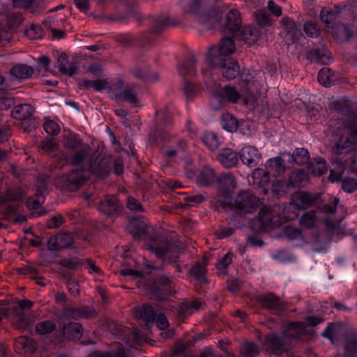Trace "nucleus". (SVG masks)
I'll list each match as a JSON object with an SVG mask.
<instances>
[{"mask_svg": "<svg viewBox=\"0 0 357 357\" xmlns=\"http://www.w3.org/2000/svg\"><path fill=\"white\" fill-rule=\"evenodd\" d=\"M91 148L88 144L75 151L70 158L72 165L86 171V166L91 160Z\"/></svg>", "mask_w": 357, "mask_h": 357, "instance_id": "6ab92c4d", "label": "nucleus"}, {"mask_svg": "<svg viewBox=\"0 0 357 357\" xmlns=\"http://www.w3.org/2000/svg\"><path fill=\"white\" fill-rule=\"evenodd\" d=\"M76 61L68 63V58L66 54L62 53L57 58V67L59 70L65 75L73 76L77 70Z\"/></svg>", "mask_w": 357, "mask_h": 357, "instance_id": "bb28decb", "label": "nucleus"}, {"mask_svg": "<svg viewBox=\"0 0 357 357\" xmlns=\"http://www.w3.org/2000/svg\"><path fill=\"white\" fill-rule=\"evenodd\" d=\"M234 257V253L228 252L216 264V268L221 272V274L224 275L227 274V268L232 263Z\"/></svg>", "mask_w": 357, "mask_h": 357, "instance_id": "6e6d98bb", "label": "nucleus"}, {"mask_svg": "<svg viewBox=\"0 0 357 357\" xmlns=\"http://www.w3.org/2000/svg\"><path fill=\"white\" fill-rule=\"evenodd\" d=\"M287 330L281 335L271 333L264 340L266 351L277 356L287 351L291 339L299 338L303 334L305 326L301 321H292L286 324Z\"/></svg>", "mask_w": 357, "mask_h": 357, "instance_id": "f03ea898", "label": "nucleus"}, {"mask_svg": "<svg viewBox=\"0 0 357 357\" xmlns=\"http://www.w3.org/2000/svg\"><path fill=\"white\" fill-rule=\"evenodd\" d=\"M312 173L317 176H320L327 171V166L325 160L321 158H317L314 162L311 163Z\"/></svg>", "mask_w": 357, "mask_h": 357, "instance_id": "bf43d9fd", "label": "nucleus"}, {"mask_svg": "<svg viewBox=\"0 0 357 357\" xmlns=\"http://www.w3.org/2000/svg\"><path fill=\"white\" fill-rule=\"evenodd\" d=\"M56 327V323L52 320H45L37 323L35 326V332L39 335H45L51 333Z\"/></svg>", "mask_w": 357, "mask_h": 357, "instance_id": "c03bdc74", "label": "nucleus"}, {"mask_svg": "<svg viewBox=\"0 0 357 357\" xmlns=\"http://www.w3.org/2000/svg\"><path fill=\"white\" fill-rule=\"evenodd\" d=\"M180 6L185 15L190 16L206 29L213 28L218 22L215 11L207 10L204 0H182Z\"/></svg>", "mask_w": 357, "mask_h": 357, "instance_id": "7ed1b4c3", "label": "nucleus"}, {"mask_svg": "<svg viewBox=\"0 0 357 357\" xmlns=\"http://www.w3.org/2000/svg\"><path fill=\"white\" fill-rule=\"evenodd\" d=\"M43 129L50 135L54 136L59 133L60 127L59 124L50 119H46L43 123Z\"/></svg>", "mask_w": 357, "mask_h": 357, "instance_id": "69168bd1", "label": "nucleus"}, {"mask_svg": "<svg viewBox=\"0 0 357 357\" xmlns=\"http://www.w3.org/2000/svg\"><path fill=\"white\" fill-rule=\"evenodd\" d=\"M197 60L195 55L191 54L183 62V64L178 66L179 73L182 76H192L195 75Z\"/></svg>", "mask_w": 357, "mask_h": 357, "instance_id": "ea45409f", "label": "nucleus"}, {"mask_svg": "<svg viewBox=\"0 0 357 357\" xmlns=\"http://www.w3.org/2000/svg\"><path fill=\"white\" fill-rule=\"evenodd\" d=\"M317 221L316 212L314 210L305 212L300 218V225L305 229H312Z\"/></svg>", "mask_w": 357, "mask_h": 357, "instance_id": "de8ad7c7", "label": "nucleus"}, {"mask_svg": "<svg viewBox=\"0 0 357 357\" xmlns=\"http://www.w3.org/2000/svg\"><path fill=\"white\" fill-rule=\"evenodd\" d=\"M215 183L219 188L216 201L223 208L229 206L232 202L231 193L237 186L235 176L230 173H225L217 176Z\"/></svg>", "mask_w": 357, "mask_h": 357, "instance_id": "20e7f679", "label": "nucleus"}, {"mask_svg": "<svg viewBox=\"0 0 357 357\" xmlns=\"http://www.w3.org/2000/svg\"><path fill=\"white\" fill-rule=\"evenodd\" d=\"M321 199L319 193L309 192H296L291 196V203L295 208L300 210H306L317 204Z\"/></svg>", "mask_w": 357, "mask_h": 357, "instance_id": "9b49d317", "label": "nucleus"}, {"mask_svg": "<svg viewBox=\"0 0 357 357\" xmlns=\"http://www.w3.org/2000/svg\"><path fill=\"white\" fill-rule=\"evenodd\" d=\"M281 23L286 33L293 39L297 31L294 21L289 17H284L281 20Z\"/></svg>", "mask_w": 357, "mask_h": 357, "instance_id": "680f3d73", "label": "nucleus"}, {"mask_svg": "<svg viewBox=\"0 0 357 357\" xmlns=\"http://www.w3.org/2000/svg\"><path fill=\"white\" fill-rule=\"evenodd\" d=\"M132 74L137 78L149 82H153L159 79V75L157 73L150 72L147 69L136 68L132 70Z\"/></svg>", "mask_w": 357, "mask_h": 357, "instance_id": "37998d69", "label": "nucleus"}, {"mask_svg": "<svg viewBox=\"0 0 357 357\" xmlns=\"http://www.w3.org/2000/svg\"><path fill=\"white\" fill-rule=\"evenodd\" d=\"M22 199V194L20 190H8L3 195H0V203L8 202H20Z\"/></svg>", "mask_w": 357, "mask_h": 357, "instance_id": "4d7b16f0", "label": "nucleus"}, {"mask_svg": "<svg viewBox=\"0 0 357 357\" xmlns=\"http://www.w3.org/2000/svg\"><path fill=\"white\" fill-rule=\"evenodd\" d=\"M259 199L248 191H240L230 206L241 214L252 213L259 206Z\"/></svg>", "mask_w": 357, "mask_h": 357, "instance_id": "0eeeda50", "label": "nucleus"}, {"mask_svg": "<svg viewBox=\"0 0 357 357\" xmlns=\"http://www.w3.org/2000/svg\"><path fill=\"white\" fill-rule=\"evenodd\" d=\"M112 162L109 158L98 156L86 166V170L91 172L97 176L105 178L111 170Z\"/></svg>", "mask_w": 357, "mask_h": 357, "instance_id": "4468645a", "label": "nucleus"}, {"mask_svg": "<svg viewBox=\"0 0 357 357\" xmlns=\"http://www.w3.org/2000/svg\"><path fill=\"white\" fill-rule=\"evenodd\" d=\"M272 217V213L268 208H261L257 218L250 222V228L260 231L269 229L273 226Z\"/></svg>", "mask_w": 357, "mask_h": 357, "instance_id": "dca6fc26", "label": "nucleus"}, {"mask_svg": "<svg viewBox=\"0 0 357 357\" xmlns=\"http://www.w3.org/2000/svg\"><path fill=\"white\" fill-rule=\"evenodd\" d=\"M252 182L253 184L263 188V192L266 195L268 190L266 186L269 184L270 174L268 172L262 168H256L252 172Z\"/></svg>", "mask_w": 357, "mask_h": 357, "instance_id": "c85d7f7f", "label": "nucleus"}, {"mask_svg": "<svg viewBox=\"0 0 357 357\" xmlns=\"http://www.w3.org/2000/svg\"><path fill=\"white\" fill-rule=\"evenodd\" d=\"M344 357H357V331L349 332L344 344Z\"/></svg>", "mask_w": 357, "mask_h": 357, "instance_id": "c756f323", "label": "nucleus"}, {"mask_svg": "<svg viewBox=\"0 0 357 357\" xmlns=\"http://www.w3.org/2000/svg\"><path fill=\"white\" fill-rule=\"evenodd\" d=\"M350 6L349 2H344L340 5H335L333 9L326 11L322 10L320 13V19L327 27L333 28L335 25L334 22L340 17L342 10L347 9Z\"/></svg>", "mask_w": 357, "mask_h": 357, "instance_id": "a211bd4d", "label": "nucleus"}, {"mask_svg": "<svg viewBox=\"0 0 357 357\" xmlns=\"http://www.w3.org/2000/svg\"><path fill=\"white\" fill-rule=\"evenodd\" d=\"M240 351L245 357H255L259 354V348L257 344L247 342L241 346Z\"/></svg>", "mask_w": 357, "mask_h": 357, "instance_id": "5fc2aeb1", "label": "nucleus"}, {"mask_svg": "<svg viewBox=\"0 0 357 357\" xmlns=\"http://www.w3.org/2000/svg\"><path fill=\"white\" fill-rule=\"evenodd\" d=\"M220 162L226 168H231L236 165L238 161L236 151L231 149L221 150L218 155Z\"/></svg>", "mask_w": 357, "mask_h": 357, "instance_id": "2f4dec72", "label": "nucleus"}, {"mask_svg": "<svg viewBox=\"0 0 357 357\" xmlns=\"http://www.w3.org/2000/svg\"><path fill=\"white\" fill-rule=\"evenodd\" d=\"M317 79L320 84L326 87H329L333 84L335 80L333 73L331 69L324 68L319 71Z\"/></svg>", "mask_w": 357, "mask_h": 357, "instance_id": "49530a36", "label": "nucleus"}, {"mask_svg": "<svg viewBox=\"0 0 357 357\" xmlns=\"http://www.w3.org/2000/svg\"><path fill=\"white\" fill-rule=\"evenodd\" d=\"M257 301L263 308L273 314L281 315L286 310L285 303L273 292H267L257 297Z\"/></svg>", "mask_w": 357, "mask_h": 357, "instance_id": "1a4fd4ad", "label": "nucleus"}, {"mask_svg": "<svg viewBox=\"0 0 357 357\" xmlns=\"http://www.w3.org/2000/svg\"><path fill=\"white\" fill-rule=\"evenodd\" d=\"M127 229L135 239L146 241L151 239L153 241L156 236L153 229L148 226L144 222L137 219L135 217L130 218Z\"/></svg>", "mask_w": 357, "mask_h": 357, "instance_id": "9d476101", "label": "nucleus"}, {"mask_svg": "<svg viewBox=\"0 0 357 357\" xmlns=\"http://www.w3.org/2000/svg\"><path fill=\"white\" fill-rule=\"evenodd\" d=\"M10 74L18 80L27 79L31 77L34 73L32 66L25 63H16L9 70Z\"/></svg>", "mask_w": 357, "mask_h": 357, "instance_id": "a878e982", "label": "nucleus"}, {"mask_svg": "<svg viewBox=\"0 0 357 357\" xmlns=\"http://www.w3.org/2000/svg\"><path fill=\"white\" fill-rule=\"evenodd\" d=\"M288 181L291 188H300L308 182V176L305 170L296 169L291 173Z\"/></svg>", "mask_w": 357, "mask_h": 357, "instance_id": "473e14b6", "label": "nucleus"}, {"mask_svg": "<svg viewBox=\"0 0 357 357\" xmlns=\"http://www.w3.org/2000/svg\"><path fill=\"white\" fill-rule=\"evenodd\" d=\"M169 127L155 126L154 131V136L156 139H160L162 141H168L171 139L172 135L169 130Z\"/></svg>", "mask_w": 357, "mask_h": 357, "instance_id": "338daca9", "label": "nucleus"}, {"mask_svg": "<svg viewBox=\"0 0 357 357\" xmlns=\"http://www.w3.org/2000/svg\"><path fill=\"white\" fill-rule=\"evenodd\" d=\"M217 179L215 170L209 166H205L199 169L196 178L197 184L200 186L212 185Z\"/></svg>", "mask_w": 357, "mask_h": 357, "instance_id": "4be33fe9", "label": "nucleus"}, {"mask_svg": "<svg viewBox=\"0 0 357 357\" xmlns=\"http://www.w3.org/2000/svg\"><path fill=\"white\" fill-rule=\"evenodd\" d=\"M125 86L123 82L121 81H118L112 84L109 89L110 94L112 98L121 100Z\"/></svg>", "mask_w": 357, "mask_h": 357, "instance_id": "0e129e2a", "label": "nucleus"}, {"mask_svg": "<svg viewBox=\"0 0 357 357\" xmlns=\"http://www.w3.org/2000/svg\"><path fill=\"white\" fill-rule=\"evenodd\" d=\"M346 168V162L337 158L333 163V169L330 170L328 179L334 183L342 181V188L346 192L352 193L357 190V179L346 178L342 180V177Z\"/></svg>", "mask_w": 357, "mask_h": 357, "instance_id": "423d86ee", "label": "nucleus"}, {"mask_svg": "<svg viewBox=\"0 0 357 357\" xmlns=\"http://www.w3.org/2000/svg\"><path fill=\"white\" fill-rule=\"evenodd\" d=\"M291 188L289 185L288 180L278 179L272 183V191L278 197H281L287 194L288 190Z\"/></svg>", "mask_w": 357, "mask_h": 357, "instance_id": "3c124183", "label": "nucleus"}, {"mask_svg": "<svg viewBox=\"0 0 357 357\" xmlns=\"http://www.w3.org/2000/svg\"><path fill=\"white\" fill-rule=\"evenodd\" d=\"M265 167L268 174H273L274 176H280L285 170L283 160L280 157L273 158L267 160Z\"/></svg>", "mask_w": 357, "mask_h": 357, "instance_id": "c9c22d12", "label": "nucleus"}, {"mask_svg": "<svg viewBox=\"0 0 357 357\" xmlns=\"http://www.w3.org/2000/svg\"><path fill=\"white\" fill-rule=\"evenodd\" d=\"M178 23V21L174 18L167 16H160L153 20V24L151 26V30L153 33H158L163 29L174 26Z\"/></svg>", "mask_w": 357, "mask_h": 357, "instance_id": "4c0bfd02", "label": "nucleus"}, {"mask_svg": "<svg viewBox=\"0 0 357 357\" xmlns=\"http://www.w3.org/2000/svg\"><path fill=\"white\" fill-rule=\"evenodd\" d=\"M84 171L81 169H72L68 174L63 175L59 178L61 185L59 187L70 191L76 190L86 180L84 176Z\"/></svg>", "mask_w": 357, "mask_h": 357, "instance_id": "f8f14e48", "label": "nucleus"}, {"mask_svg": "<svg viewBox=\"0 0 357 357\" xmlns=\"http://www.w3.org/2000/svg\"><path fill=\"white\" fill-rule=\"evenodd\" d=\"M63 336L69 340H79L83 335L82 325L77 322H70L62 327Z\"/></svg>", "mask_w": 357, "mask_h": 357, "instance_id": "7c9ffc66", "label": "nucleus"}, {"mask_svg": "<svg viewBox=\"0 0 357 357\" xmlns=\"http://www.w3.org/2000/svg\"><path fill=\"white\" fill-rule=\"evenodd\" d=\"M257 24L261 28L271 26L272 21L269 14L265 10H257L255 13Z\"/></svg>", "mask_w": 357, "mask_h": 357, "instance_id": "052dcab7", "label": "nucleus"}, {"mask_svg": "<svg viewBox=\"0 0 357 357\" xmlns=\"http://www.w3.org/2000/svg\"><path fill=\"white\" fill-rule=\"evenodd\" d=\"M240 158L243 164L250 167H255L259 163L261 155L257 149L248 145L241 149Z\"/></svg>", "mask_w": 357, "mask_h": 357, "instance_id": "412c9836", "label": "nucleus"}, {"mask_svg": "<svg viewBox=\"0 0 357 357\" xmlns=\"http://www.w3.org/2000/svg\"><path fill=\"white\" fill-rule=\"evenodd\" d=\"M173 292L172 282L165 276L158 279L149 289V293L158 300H164L170 296Z\"/></svg>", "mask_w": 357, "mask_h": 357, "instance_id": "ddd939ff", "label": "nucleus"}, {"mask_svg": "<svg viewBox=\"0 0 357 357\" xmlns=\"http://www.w3.org/2000/svg\"><path fill=\"white\" fill-rule=\"evenodd\" d=\"M260 34V31L258 28L254 26H245L241 32V39L248 45H251L255 44Z\"/></svg>", "mask_w": 357, "mask_h": 357, "instance_id": "58836bf2", "label": "nucleus"}, {"mask_svg": "<svg viewBox=\"0 0 357 357\" xmlns=\"http://www.w3.org/2000/svg\"><path fill=\"white\" fill-rule=\"evenodd\" d=\"M37 342L31 337L20 336L16 340L15 347L25 354H31L37 349Z\"/></svg>", "mask_w": 357, "mask_h": 357, "instance_id": "72a5a7b5", "label": "nucleus"}, {"mask_svg": "<svg viewBox=\"0 0 357 357\" xmlns=\"http://www.w3.org/2000/svg\"><path fill=\"white\" fill-rule=\"evenodd\" d=\"M155 126L170 127L172 124V116L167 108H164L155 113Z\"/></svg>", "mask_w": 357, "mask_h": 357, "instance_id": "09e8293b", "label": "nucleus"}, {"mask_svg": "<svg viewBox=\"0 0 357 357\" xmlns=\"http://www.w3.org/2000/svg\"><path fill=\"white\" fill-rule=\"evenodd\" d=\"M205 272V265L201 262L196 263L193 266H192L190 271V275L193 276L200 284L206 282V280L204 277Z\"/></svg>", "mask_w": 357, "mask_h": 357, "instance_id": "864d4df0", "label": "nucleus"}, {"mask_svg": "<svg viewBox=\"0 0 357 357\" xmlns=\"http://www.w3.org/2000/svg\"><path fill=\"white\" fill-rule=\"evenodd\" d=\"M74 243V237L70 233H62L49 238L47 247L50 250L56 251L69 248Z\"/></svg>", "mask_w": 357, "mask_h": 357, "instance_id": "f3484780", "label": "nucleus"}, {"mask_svg": "<svg viewBox=\"0 0 357 357\" xmlns=\"http://www.w3.org/2000/svg\"><path fill=\"white\" fill-rule=\"evenodd\" d=\"M292 158L296 164L304 165L310 160V153L305 148H297L292 153Z\"/></svg>", "mask_w": 357, "mask_h": 357, "instance_id": "8fccbe9b", "label": "nucleus"}, {"mask_svg": "<svg viewBox=\"0 0 357 357\" xmlns=\"http://www.w3.org/2000/svg\"><path fill=\"white\" fill-rule=\"evenodd\" d=\"M333 36L341 42L348 41L353 36V31L347 24L337 23L332 28Z\"/></svg>", "mask_w": 357, "mask_h": 357, "instance_id": "e433bc0d", "label": "nucleus"}, {"mask_svg": "<svg viewBox=\"0 0 357 357\" xmlns=\"http://www.w3.org/2000/svg\"><path fill=\"white\" fill-rule=\"evenodd\" d=\"M156 315L155 309L149 305H144L135 314L137 318L144 319V324L148 328L154 322Z\"/></svg>", "mask_w": 357, "mask_h": 357, "instance_id": "f704fd0d", "label": "nucleus"}, {"mask_svg": "<svg viewBox=\"0 0 357 357\" xmlns=\"http://www.w3.org/2000/svg\"><path fill=\"white\" fill-rule=\"evenodd\" d=\"M221 63L213 66H220L222 76L228 79L231 80L239 75L240 68L238 63L231 58H225Z\"/></svg>", "mask_w": 357, "mask_h": 357, "instance_id": "aec40b11", "label": "nucleus"}, {"mask_svg": "<svg viewBox=\"0 0 357 357\" xmlns=\"http://www.w3.org/2000/svg\"><path fill=\"white\" fill-rule=\"evenodd\" d=\"M33 112V108L30 104H20L16 105L11 111V116L22 121V126L30 121V117Z\"/></svg>", "mask_w": 357, "mask_h": 357, "instance_id": "b1692460", "label": "nucleus"}, {"mask_svg": "<svg viewBox=\"0 0 357 357\" xmlns=\"http://www.w3.org/2000/svg\"><path fill=\"white\" fill-rule=\"evenodd\" d=\"M241 27V18L240 12L236 9H231L225 16V22L222 26V31L225 33L234 35Z\"/></svg>", "mask_w": 357, "mask_h": 357, "instance_id": "2eb2a0df", "label": "nucleus"}, {"mask_svg": "<svg viewBox=\"0 0 357 357\" xmlns=\"http://www.w3.org/2000/svg\"><path fill=\"white\" fill-rule=\"evenodd\" d=\"M82 263L77 258H68L61 259L58 264L70 270H75Z\"/></svg>", "mask_w": 357, "mask_h": 357, "instance_id": "774afa93", "label": "nucleus"}, {"mask_svg": "<svg viewBox=\"0 0 357 357\" xmlns=\"http://www.w3.org/2000/svg\"><path fill=\"white\" fill-rule=\"evenodd\" d=\"M306 57L312 62L328 64L331 61V53L324 47L315 48L309 50L306 54Z\"/></svg>", "mask_w": 357, "mask_h": 357, "instance_id": "5701e85b", "label": "nucleus"}, {"mask_svg": "<svg viewBox=\"0 0 357 357\" xmlns=\"http://www.w3.org/2000/svg\"><path fill=\"white\" fill-rule=\"evenodd\" d=\"M120 208L119 199L115 196L107 197L101 201L98 210L103 214L111 216L118 212Z\"/></svg>", "mask_w": 357, "mask_h": 357, "instance_id": "393cba45", "label": "nucleus"}, {"mask_svg": "<svg viewBox=\"0 0 357 357\" xmlns=\"http://www.w3.org/2000/svg\"><path fill=\"white\" fill-rule=\"evenodd\" d=\"M139 89L135 85L127 84L125 86L123 93L122 95L121 101H126L130 104L138 103V93Z\"/></svg>", "mask_w": 357, "mask_h": 357, "instance_id": "79ce46f5", "label": "nucleus"}, {"mask_svg": "<svg viewBox=\"0 0 357 357\" xmlns=\"http://www.w3.org/2000/svg\"><path fill=\"white\" fill-rule=\"evenodd\" d=\"M220 123L223 129L231 132L236 131L238 126L236 119L229 113L222 115Z\"/></svg>", "mask_w": 357, "mask_h": 357, "instance_id": "603ef678", "label": "nucleus"}, {"mask_svg": "<svg viewBox=\"0 0 357 357\" xmlns=\"http://www.w3.org/2000/svg\"><path fill=\"white\" fill-rule=\"evenodd\" d=\"M64 146L72 149L73 151L80 149L86 145L82 142V139L79 137L77 134L69 132L63 137Z\"/></svg>", "mask_w": 357, "mask_h": 357, "instance_id": "a19ab883", "label": "nucleus"}, {"mask_svg": "<svg viewBox=\"0 0 357 357\" xmlns=\"http://www.w3.org/2000/svg\"><path fill=\"white\" fill-rule=\"evenodd\" d=\"M214 97L220 102L228 101L236 103L240 99L241 95L233 86H227L214 94Z\"/></svg>", "mask_w": 357, "mask_h": 357, "instance_id": "cd10ccee", "label": "nucleus"}, {"mask_svg": "<svg viewBox=\"0 0 357 357\" xmlns=\"http://www.w3.org/2000/svg\"><path fill=\"white\" fill-rule=\"evenodd\" d=\"M202 141L204 144L211 150L217 149L220 145L219 139L216 135L212 132H205L202 137Z\"/></svg>", "mask_w": 357, "mask_h": 357, "instance_id": "13d9d810", "label": "nucleus"}, {"mask_svg": "<svg viewBox=\"0 0 357 357\" xmlns=\"http://www.w3.org/2000/svg\"><path fill=\"white\" fill-rule=\"evenodd\" d=\"M127 40L128 42L125 43L126 45H135L137 44H151L153 40L152 36L149 33L141 36L140 38L137 39L139 42L137 41L136 38H134L132 36H130Z\"/></svg>", "mask_w": 357, "mask_h": 357, "instance_id": "e2e57ef3", "label": "nucleus"}, {"mask_svg": "<svg viewBox=\"0 0 357 357\" xmlns=\"http://www.w3.org/2000/svg\"><path fill=\"white\" fill-rule=\"evenodd\" d=\"M17 305L20 307V310L17 311V315L19 317V325L26 326L29 324V318L26 317L22 312L24 309H30L33 306V302L28 299L19 300Z\"/></svg>", "mask_w": 357, "mask_h": 357, "instance_id": "a18cd8bd", "label": "nucleus"}, {"mask_svg": "<svg viewBox=\"0 0 357 357\" xmlns=\"http://www.w3.org/2000/svg\"><path fill=\"white\" fill-rule=\"evenodd\" d=\"M333 116L340 114L345 118L331 119L328 126L333 133L345 135L349 133V137H341L333 148L336 155L348 154L357 148V115L352 114L349 105L346 102L336 101L334 102Z\"/></svg>", "mask_w": 357, "mask_h": 357, "instance_id": "f257e3e1", "label": "nucleus"}, {"mask_svg": "<svg viewBox=\"0 0 357 357\" xmlns=\"http://www.w3.org/2000/svg\"><path fill=\"white\" fill-rule=\"evenodd\" d=\"M235 43L231 37H224L218 47H211L207 53V61L215 66L221 63L225 58H229L235 50Z\"/></svg>", "mask_w": 357, "mask_h": 357, "instance_id": "39448f33", "label": "nucleus"}, {"mask_svg": "<svg viewBox=\"0 0 357 357\" xmlns=\"http://www.w3.org/2000/svg\"><path fill=\"white\" fill-rule=\"evenodd\" d=\"M153 252L157 257L162 258L165 261L174 263L179 258L181 251L178 245L174 243H163L158 245L153 242L149 245L147 248Z\"/></svg>", "mask_w": 357, "mask_h": 357, "instance_id": "6e6552de", "label": "nucleus"}]
</instances>
